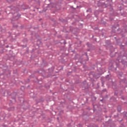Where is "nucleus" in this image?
<instances>
[{
    "label": "nucleus",
    "instance_id": "obj_1",
    "mask_svg": "<svg viewBox=\"0 0 127 127\" xmlns=\"http://www.w3.org/2000/svg\"><path fill=\"white\" fill-rule=\"evenodd\" d=\"M7 10H10L9 14L11 13L13 15V18L11 19V22L13 24V27H17L18 25L17 24H14V21H15L16 23H17V20L20 17V14H19L18 11H19L20 9L17 6H10L7 7Z\"/></svg>",
    "mask_w": 127,
    "mask_h": 127
},
{
    "label": "nucleus",
    "instance_id": "obj_2",
    "mask_svg": "<svg viewBox=\"0 0 127 127\" xmlns=\"http://www.w3.org/2000/svg\"><path fill=\"white\" fill-rule=\"evenodd\" d=\"M11 96H13L12 97V99L14 100V102H16L15 97H16V93L14 92L11 94Z\"/></svg>",
    "mask_w": 127,
    "mask_h": 127
},
{
    "label": "nucleus",
    "instance_id": "obj_3",
    "mask_svg": "<svg viewBox=\"0 0 127 127\" xmlns=\"http://www.w3.org/2000/svg\"><path fill=\"white\" fill-rule=\"evenodd\" d=\"M54 69H55V67L54 66H52V67L49 68V71L50 73H52V72L54 71Z\"/></svg>",
    "mask_w": 127,
    "mask_h": 127
},
{
    "label": "nucleus",
    "instance_id": "obj_4",
    "mask_svg": "<svg viewBox=\"0 0 127 127\" xmlns=\"http://www.w3.org/2000/svg\"><path fill=\"white\" fill-rule=\"evenodd\" d=\"M21 91H22V92H23L24 91V86H21Z\"/></svg>",
    "mask_w": 127,
    "mask_h": 127
},
{
    "label": "nucleus",
    "instance_id": "obj_5",
    "mask_svg": "<svg viewBox=\"0 0 127 127\" xmlns=\"http://www.w3.org/2000/svg\"><path fill=\"white\" fill-rule=\"evenodd\" d=\"M63 69V67H61V68L59 67L58 70H59V71H60V70H62Z\"/></svg>",
    "mask_w": 127,
    "mask_h": 127
},
{
    "label": "nucleus",
    "instance_id": "obj_6",
    "mask_svg": "<svg viewBox=\"0 0 127 127\" xmlns=\"http://www.w3.org/2000/svg\"><path fill=\"white\" fill-rule=\"evenodd\" d=\"M23 6H24V5H22V6H21V8H22V9H26V8H24V7H23Z\"/></svg>",
    "mask_w": 127,
    "mask_h": 127
},
{
    "label": "nucleus",
    "instance_id": "obj_7",
    "mask_svg": "<svg viewBox=\"0 0 127 127\" xmlns=\"http://www.w3.org/2000/svg\"><path fill=\"white\" fill-rule=\"evenodd\" d=\"M38 83L39 84H42V81H39Z\"/></svg>",
    "mask_w": 127,
    "mask_h": 127
},
{
    "label": "nucleus",
    "instance_id": "obj_8",
    "mask_svg": "<svg viewBox=\"0 0 127 127\" xmlns=\"http://www.w3.org/2000/svg\"><path fill=\"white\" fill-rule=\"evenodd\" d=\"M118 111H119V112H121V107L118 108Z\"/></svg>",
    "mask_w": 127,
    "mask_h": 127
},
{
    "label": "nucleus",
    "instance_id": "obj_9",
    "mask_svg": "<svg viewBox=\"0 0 127 127\" xmlns=\"http://www.w3.org/2000/svg\"><path fill=\"white\" fill-rule=\"evenodd\" d=\"M8 47H9L8 45L6 46V48H8Z\"/></svg>",
    "mask_w": 127,
    "mask_h": 127
},
{
    "label": "nucleus",
    "instance_id": "obj_10",
    "mask_svg": "<svg viewBox=\"0 0 127 127\" xmlns=\"http://www.w3.org/2000/svg\"><path fill=\"white\" fill-rule=\"evenodd\" d=\"M61 89H63V87H62V85H61Z\"/></svg>",
    "mask_w": 127,
    "mask_h": 127
},
{
    "label": "nucleus",
    "instance_id": "obj_11",
    "mask_svg": "<svg viewBox=\"0 0 127 127\" xmlns=\"http://www.w3.org/2000/svg\"><path fill=\"white\" fill-rule=\"evenodd\" d=\"M57 119L58 121H59V117H58Z\"/></svg>",
    "mask_w": 127,
    "mask_h": 127
},
{
    "label": "nucleus",
    "instance_id": "obj_12",
    "mask_svg": "<svg viewBox=\"0 0 127 127\" xmlns=\"http://www.w3.org/2000/svg\"><path fill=\"white\" fill-rule=\"evenodd\" d=\"M56 72H57V73H58V72H59V71H56Z\"/></svg>",
    "mask_w": 127,
    "mask_h": 127
},
{
    "label": "nucleus",
    "instance_id": "obj_13",
    "mask_svg": "<svg viewBox=\"0 0 127 127\" xmlns=\"http://www.w3.org/2000/svg\"><path fill=\"white\" fill-rule=\"evenodd\" d=\"M6 13H7V11H6Z\"/></svg>",
    "mask_w": 127,
    "mask_h": 127
}]
</instances>
